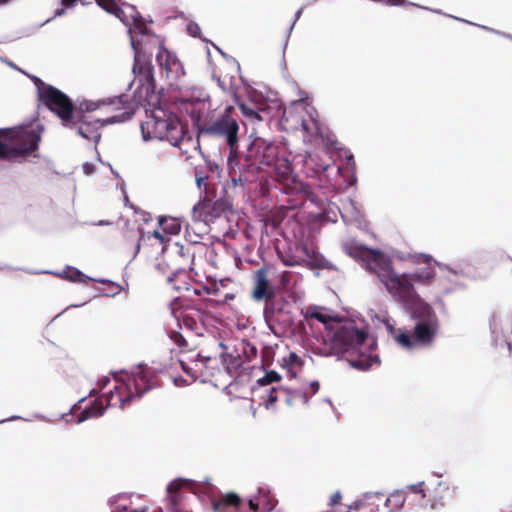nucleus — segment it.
I'll return each mask as SVG.
<instances>
[{
	"instance_id": "obj_47",
	"label": "nucleus",
	"mask_w": 512,
	"mask_h": 512,
	"mask_svg": "<svg viewBox=\"0 0 512 512\" xmlns=\"http://www.w3.org/2000/svg\"><path fill=\"white\" fill-rule=\"evenodd\" d=\"M10 0H0V4H6L8 3Z\"/></svg>"
},
{
	"instance_id": "obj_28",
	"label": "nucleus",
	"mask_w": 512,
	"mask_h": 512,
	"mask_svg": "<svg viewBox=\"0 0 512 512\" xmlns=\"http://www.w3.org/2000/svg\"><path fill=\"white\" fill-rule=\"evenodd\" d=\"M187 31L191 36L197 37L200 33V27L196 23H189L187 25Z\"/></svg>"
},
{
	"instance_id": "obj_49",
	"label": "nucleus",
	"mask_w": 512,
	"mask_h": 512,
	"mask_svg": "<svg viewBox=\"0 0 512 512\" xmlns=\"http://www.w3.org/2000/svg\"><path fill=\"white\" fill-rule=\"evenodd\" d=\"M348 159H349V160H353V156H352V155H349V156H348Z\"/></svg>"
},
{
	"instance_id": "obj_38",
	"label": "nucleus",
	"mask_w": 512,
	"mask_h": 512,
	"mask_svg": "<svg viewBox=\"0 0 512 512\" xmlns=\"http://www.w3.org/2000/svg\"><path fill=\"white\" fill-rule=\"evenodd\" d=\"M309 386L312 390V394H315L318 392L320 384L318 381H312Z\"/></svg>"
},
{
	"instance_id": "obj_14",
	"label": "nucleus",
	"mask_w": 512,
	"mask_h": 512,
	"mask_svg": "<svg viewBox=\"0 0 512 512\" xmlns=\"http://www.w3.org/2000/svg\"><path fill=\"white\" fill-rule=\"evenodd\" d=\"M167 499L171 512H188L184 509V501L193 492V483L189 479L178 478L167 486Z\"/></svg>"
},
{
	"instance_id": "obj_11",
	"label": "nucleus",
	"mask_w": 512,
	"mask_h": 512,
	"mask_svg": "<svg viewBox=\"0 0 512 512\" xmlns=\"http://www.w3.org/2000/svg\"><path fill=\"white\" fill-rule=\"evenodd\" d=\"M182 369L191 377V381L199 379L209 382L217 372L218 360L212 357H201L199 353H183L179 359Z\"/></svg>"
},
{
	"instance_id": "obj_33",
	"label": "nucleus",
	"mask_w": 512,
	"mask_h": 512,
	"mask_svg": "<svg viewBox=\"0 0 512 512\" xmlns=\"http://www.w3.org/2000/svg\"><path fill=\"white\" fill-rule=\"evenodd\" d=\"M173 382H174L175 386H177V387H182V386L189 384V382L186 379H184L183 377H175L173 379Z\"/></svg>"
},
{
	"instance_id": "obj_29",
	"label": "nucleus",
	"mask_w": 512,
	"mask_h": 512,
	"mask_svg": "<svg viewBox=\"0 0 512 512\" xmlns=\"http://www.w3.org/2000/svg\"><path fill=\"white\" fill-rule=\"evenodd\" d=\"M424 482H419L417 484H412L408 486V489L411 490L414 493H421L423 497L426 496L423 490Z\"/></svg>"
},
{
	"instance_id": "obj_10",
	"label": "nucleus",
	"mask_w": 512,
	"mask_h": 512,
	"mask_svg": "<svg viewBox=\"0 0 512 512\" xmlns=\"http://www.w3.org/2000/svg\"><path fill=\"white\" fill-rule=\"evenodd\" d=\"M280 379L281 376L279 375V373H277L276 371H269L257 381L259 387L264 389V406L267 410L274 409L275 402L280 398H284L285 402L289 406L294 405L298 402L304 405L308 403L309 397L306 391H290L287 389H283L281 387H268L269 384L279 382Z\"/></svg>"
},
{
	"instance_id": "obj_36",
	"label": "nucleus",
	"mask_w": 512,
	"mask_h": 512,
	"mask_svg": "<svg viewBox=\"0 0 512 512\" xmlns=\"http://www.w3.org/2000/svg\"><path fill=\"white\" fill-rule=\"evenodd\" d=\"M62 1V4L66 7H70L72 5H74L76 2H81V3H85L84 0H61Z\"/></svg>"
},
{
	"instance_id": "obj_2",
	"label": "nucleus",
	"mask_w": 512,
	"mask_h": 512,
	"mask_svg": "<svg viewBox=\"0 0 512 512\" xmlns=\"http://www.w3.org/2000/svg\"><path fill=\"white\" fill-rule=\"evenodd\" d=\"M305 320L311 328H316L319 332L321 329L317 324L324 328L321 336H314L311 340V349L315 354L324 357H355L351 364L361 370H368L379 364V357L372 354L374 340L369 339L363 330L356 328L354 323L338 320L320 307L308 308Z\"/></svg>"
},
{
	"instance_id": "obj_7",
	"label": "nucleus",
	"mask_w": 512,
	"mask_h": 512,
	"mask_svg": "<svg viewBox=\"0 0 512 512\" xmlns=\"http://www.w3.org/2000/svg\"><path fill=\"white\" fill-rule=\"evenodd\" d=\"M278 108L275 116L281 115L280 126L287 131L301 129L304 142H316L322 137L320 123L317 120V112L305 100L293 101L289 107L283 108L278 102H274Z\"/></svg>"
},
{
	"instance_id": "obj_9",
	"label": "nucleus",
	"mask_w": 512,
	"mask_h": 512,
	"mask_svg": "<svg viewBox=\"0 0 512 512\" xmlns=\"http://www.w3.org/2000/svg\"><path fill=\"white\" fill-rule=\"evenodd\" d=\"M43 129L39 123L0 129V158H13L37 150Z\"/></svg>"
},
{
	"instance_id": "obj_5",
	"label": "nucleus",
	"mask_w": 512,
	"mask_h": 512,
	"mask_svg": "<svg viewBox=\"0 0 512 512\" xmlns=\"http://www.w3.org/2000/svg\"><path fill=\"white\" fill-rule=\"evenodd\" d=\"M180 99L187 105L186 111L191 114L202 133L225 138L230 149L229 163L236 160L239 125L237 120L229 115L231 107L221 117L206 124L204 119L211 111L210 97L206 92L193 89L190 94H182Z\"/></svg>"
},
{
	"instance_id": "obj_24",
	"label": "nucleus",
	"mask_w": 512,
	"mask_h": 512,
	"mask_svg": "<svg viewBox=\"0 0 512 512\" xmlns=\"http://www.w3.org/2000/svg\"><path fill=\"white\" fill-rule=\"evenodd\" d=\"M304 164L306 167H313L315 173L326 171L330 167V164L328 163H315V159L312 154H307L305 156Z\"/></svg>"
},
{
	"instance_id": "obj_40",
	"label": "nucleus",
	"mask_w": 512,
	"mask_h": 512,
	"mask_svg": "<svg viewBox=\"0 0 512 512\" xmlns=\"http://www.w3.org/2000/svg\"><path fill=\"white\" fill-rule=\"evenodd\" d=\"M176 305V302L171 304V312L174 315V317L178 320L180 318V314L177 313L176 308L174 307Z\"/></svg>"
},
{
	"instance_id": "obj_46",
	"label": "nucleus",
	"mask_w": 512,
	"mask_h": 512,
	"mask_svg": "<svg viewBox=\"0 0 512 512\" xmlns=\"http://www.w3.org/2000/svg\"><path fill=\"white\" fill-rule=\"evenodd\" d=\"M272 507H273L272 505H269L268 507L261 509V512H267V511L271 510Z\"/></svg>"
},
{
	"instance_id": "obj_23",
	"label": "nucleus",
	"mask_w": 512,
	"mask_h": 512,
	"mask_svg": "<svg viewBox=\"0 0 512 512\" xmlns=\"http://www.w3.org/2000/svg\"><path fill=\"white\" fill-rule=\"evenodd\" d=\"M255 145L260 149L262 146L266 148L267 154L263 155V162L270 165L274 159L275 154V148L271 145L266 143L263 139H258L255 143Z\"/></svg>"
},
{
	"instance_id": "obj_16",
	"label": "nucleus",
	"mask_w": 512,
	"mask_h": 512,
	"mask_svg": "<svg viewBox=\"0 0 512 512\" xmlns=\"http://www.w3.org/2000/svg\"><path fill=\"white\" fill-rule=\"evenodd\" d=\"M490 330L495 345L500 341H506L507 335L512 333V313L493 314L490 321Z\"/></svg>"
},
{
	"instance_id": "obj_31",
	"label": "nucleus",
	"mask_w": 512,
	"mask_h": 512,
	"mask_svg": "<svg viewBox=\"0 0 512 512\" xmlns=\"http://www.w3.org/2000/svg\"><path fill=\"white\" fill-rule=\"evenodd\" d=\"M112 512H146V510L141 509V510L137 511V510L129 509L126 506L117 505Z\"/></svg>"
},
{
	"instance_id": "obj_43",
	"label": "nucleus",
	"mask_w": 512,
	"mask_h": 512,
	"mask_svg": "<svg viewBox=\"0 0 512 512\" xmlns=\"http://www.w3.org/2000/svg\"><path fill=\"white\" fill-rule=\"evenodd\" d=\"M20 418H21V417H19V416H12V417H10V418H8V419H6V420H1V421H0V424H1V423H4V422H6V421H14V420H18V419H20Z\"/></svg>"
},
{
	"instance_id": "obj_15",
	"label": "nucleus",
	"mask_w": 512,
	"mask_h": 512,
	"mask_svg": "<svg viewBox=\"0 0 512 512\" xmlns=\"http://www.w3.org/2000/svg\"><path fill=\"white\" fill-rule=\"evenodd\" d=\"M125 96H119L115 98H107L101 100H87L84 99L79 102L78 108L73 109V112H78L80 115H86L85 113L94 112L100 109L107 111L112 110H123L122 112L129 111L133 114L132 107L126 106Z\"/></svg>"
},
{
	"instance_id": "obj_30",
	"label": "nucleus",
	"mask_w": 512,
	"mask_h": 512,
	"mask_svg": "<svg viewBox=\"0 0 512 512\" xmlns=\"http://www.w3.org/2000/svg\"><path fill=\"white\" fill-rule=\"evenodd\" d=\"M260 502L261 500L258 497H254L249 500V508L251 512H258L260 510Z\"/></svg>"
},
{
	"instance_id": "obj_35",
	"label": "nucleus",
	"mask_w": 512,
	"mask_h": 512,
	"mask_svg": "<svg viewBox=\"0 0 512 512\" xmlns=\"http://www.w3.org/2000/svg\"><path fill=\"white\" fill-rule=\"evenodd\" d=\"M196 183L199 190L206 189V177H197Z\"/></svg>"
},
{
	"instance_id": "obj_4",
	"label": "nucleus",
	"mask_w": 512,
	"mask_h": 512,
	"mask_svg": "<svg viewBox=\"0 0 512 512\" xmlns=\"http://www.w3.org/2000/svg\"><path fill=\"white\" fill-rule=\"evenodd\" d=\"M38 91V96L49 110L54 112L65 127L76 130V133L86 140L97 143L100 138V129L109 124L124 122L131 118V112L125 111L105 119H92L88 115L73 112L71 100L60 90L46 85L37 77H32Z\"/></svg>"
},
{
	"instance_id": "obj_41",
	"label": "nucleus",
	"mask_w": 512,
	"mask_h": 512,
	"mask_svg": "<svg viewBox=\"0 0 512 512\" xmlns=\"http://www.w3.org/2000/svg\"><path fill=\"white\" fill-rule=\"evenodd\" d=\"M388 3L390 5L397 6V5H402L404 3V0H388Z\"/></svg>"
},
{
	"instance_id": "obj_44",
	"label": "nucleus",
	"mask_w": 512,
	"mask_h": 512,
	"mask_svg": "<svg viewBox=\"0 0 512 512\" xmlns=\"http://www.w3.org/2000/svg\"><path fill=\"white\" fill-rule=\"evenodd\" d=\"M65 12L64 8L57 9L55 11V17L63 15Z\"/></svg>"
},
{
	"instance_id": "obj_6",
	"label": "nucleus",
	"mask_w": 512,
	"mask_h": 512,
	"mask_svg": "<svg viewBox=\"0 0 512 512\" xmlns=\"http://www.w3.org/2000/svg\"><path fill=\"white\" fill-rule=\"evenodd\" d=\"M156 375L155 369L140 364L133 367L130 372L114 375L113 379L104 377L98 385L102 390L113 382V390L105 395L107 406L123 409L128 402L141 397L154 387Z\"/></svg>"
},
{
	"instance_id": "obj_39",
	"label": "nucleus",
	"mask_w": 512,
	"mask_h": 512,
	"mask_svg": "<svg viewBox=\"0 0 512 512\" xmlns=\"http://www.w3.org/2000/svg\"><path fill=\"white\" fill-rule=\"evenodd\" d=\"M152 236L154 238L158 239L160 242H164V240H165L164 236L158 230H154L152 232Z\"/></svg>"
},
{
	"instance_id": "obj_45",
	"label": "nucleus",
	"mask_w": 512,
	"mask_h": 512,
	"mask_svg": "<svg viewBox=\"0 0 512 512\" xmlns=\"http://www.w3.org/2000/svg\"><path fill=\"white\" fill-rule=\"evenodd\" d=\"M221 504L220 503H213V509L217 512L220 509Z\"/></svg>"
},
{
	"instance_id": "obj_21",
	"label": "nucleus",
	"mask_w": 512,
	"mask_h": 512,
	"mask_svg": "<svg viewBox=\"0 0 512 512\" xmlns=\"http://www.w3.org/2000/svg\"><path fill=\"white\" fill-rule=\"evenodd\" d=\"M104 411H105V406L103 404V400L97 399V400H95L93 406L85 409L84 411H82L80 413L76 422L82 423L89 418L101 416V415H103Z\"/></svg>"
},
{
	"instance_id": "obj_27",
	"label": "nucleus",
	"mask_w": 512,
	"mask_h": 512,
	"mask_svg": "<svg viewBox=\"0 0 512 512\" xmlns=\"http://www.w3.org/2000/svg\"><path fill=\"white\" fill-rule=\"evenodd\" d=\"M240 109L242 111V113L247 116V117H255L256 119L260 120V116L258 115L257 112H255L253 109L251 108H248L247 106H245L244 104H241L240 105Z\"/></svg>"
},
{
	"instance_id": "obj_8",
	"label": "nucleus",
	"mask_w": 512,
	"mask_h": 512,
	"mask_svg": "<svg viewBox=\"0 0 512 512\" xmlns=\"http://www.w3.org/2000/svg\"><path fill=\"white\" fill-rule=\"evenodd\" d=\"M144 141H167L174 147H180L185 140L187 131L179 118L162 108H156L141 124Z\"/></svg>"
},
{
	"instance_id": "obj_37",
	"label": "nucleus",
	"mask_w": 512,
	"mask_h": 512,
	"mask_svg": "<svg viewBox=\"0 0 512 512\" xmlns=\"http://www.w3.org/2000/svg\"><path fill=\"white\" fill-rule=\"evenodd\" d=\"M302 11H303V7L299 8L296 13H295V19H294V22L292 23V25L290 26L289 28V31H291L294 27V24L295 22L301 17L302 15Z\"/></svg>"
},
{
	"instance_id": "obj_20",
	"label": "nucleus",
	"mask_w": 512,
	"mask_h": 512,
	"mask_svg": "<svg viewBox=\"0 0 512 512\" xmlns=\"http://www.w3.org/2000/svg\"><path fill=\"white\" fill-rule=\"evenodd\" d=\"M45 273H52V274L57 275V276H59L61 278L69 280L71 282H81V283H84V282H86L88 280H93L92 278H90V277L86 276L85 274H83L77 268H74V267H71V266H67L61 272L45 271Z\"/></svg>"
},
{
	"instance_id": "obj_3",
	"label": "nucleus",
	"mask_w": 512,
	"mask_h": 512,
	"mask_svg": "<svg viewBox=\"0 0 512 512\" xmlns=\"http://www.w3.org/2000/svg\"><path fill=\"white\" fill-rule=\"evenodd\" d=\"M97 5L110 14L115 15L127 28L131 46L134 50L133 73L138 81L134 92L136 105H151L155 96V84L150 63L142 61L145 54L143 39L149 38L147 24L136 7L128 3L118 4L116 0H95Z\"/></svg>"
},
{
	"instance_id": "obj_32",
	"label": "nucleus",
	"mask_w": 512,
	"mask_h": 512,
	"mask_svg": "<svg viewBox=\"0 0 512 512\" xmlns=\"http://www.w3.org/2000/svg\"><path fill=\"white\" fill-rule=\"evenodd\" d=\"M341 498H342V495L339 491L333 493L330 497V504L331 505L338 504L340 502Z\"/></svg>"
},
{
	"instance_id": "obj_34",
	"label": "nucleus",
	"mask_w": 512,
	"mask_h": 512,
	"mask_svg": "<svg viewBox=\"0 0 512 512\" xmlns=\"http://www.w3.org/2000/svg\"><path fill=\"white\" fill-rule=\"evenodd\" d=\"M82 168L85 175L89 176L94 172V166L90 163H84Z\"/></svg>"
},
{
	"instance_id": "obj_13",
	"label": "nucleus",
	"mask_w": 512,
	"mask_h": 512,
	"mask_svg": "<svg viewBox=\"0 0 512 512\" xmlns=\"http://www.w3.org/2000/svg\"><path fill=\"white\" fill-rule=\"evenodd\" d=\"M156 61L165 73L169 85L175 88L180 87L185 77V69L178 57L173 52L160 46L156 54Z\"/></svg>"
},
{
	"instance_id": "obj_17",
	"label": "nucleus",
	"mask_w": 512,
	"mask_h": 512,
	"mask_svg": "<svg viewBox=\"0 0 512 512\" xmlns=\"http://www.w3.org/2000/svg\"><path fill=\"white\" fill-rule=\"evenodd\" d=\"M267 274L268 268L266 267H262L255 272V285L252 296L256 301H261L263 299L270 300L274 297V291L269 284Z\"/></svg>"
},
{
	"instance_id": "obj_18",
	"label": "nucleus",
	"mask_w": 512,
	"mask_h": 512,
	"mask_svg": "<svg viewBox=\"0 0 512 512\" xmlns=\"http://www.w3.org/2000/svg\"><path fill=\"white\" fill-rule=\"evenodd\" d=\"M192 218L194 221L208 223L213 220V205L207 198L201 199L192 208Z\"/></svg>"
},
{
	"instance_id": "obj_22",
	"label": "nucleus",
	"mask_w": 512,
	"mask_h": 512,
	"mask_svg": "<svg viewBox=\"0 0 512 512\" xmlns=\"http://www.w3.org/2000/svg\"><path fill=\"white\" fill-rule=\"evenodd\" d=\"M159 224L162 230L169 235H177L181 231V220L175 217H163Z\"/></svg>"
},
{
	"instance_id": "obj_42",
	"label": "nucleus",
	"mask_w": 512,
	"mask_h": 512,
	"mask_svg": "<svg viewBox=\"0 0 512 512\" xmlns=\"http://www.w3.org/2000/svg\"><path fill=\"white\" fill-rule=\"evenodd\" d=\"M362 506V503L360 501H355L351 506L350 508L352 509H358Z\"/></svg>"
},
{
	"instance_id": "obj_25",
	"label": "nucleus",
	"mask_w": 512,
	"mask_h": 512,
	"mask_svg": "<svg viewBox=\"0 0 512 512\" xmlns=\"http://www.w3.org/2000/svg\"><path fill=\"white\" fill-rule=\"evenodd\" d=\"M404 501V496L399 492H395L387 498L386 504L388 505L391 502H395L397 506L401 507L404 504Z\"/></svg>"
},
{
	"instance_id": "obj_1",
	"label": "nucleus",
	"mask_w": 512,
	"mask_h": 512,
	"mask_svg": "<svg viewBox=\"0 0 512 512\" xmlns=\"http://www.w3.org/2000/svg\"><path fill=\"white\" fill-rule=\"evenodd\" d=\"M346 253L356 260L365 263L367 270L377 275L392 298L399 302L410 318L414 321L412 330L396 328L388 316L382 318L385 328L394 343L401 349L415 351L427 349L434 345L440 334V319L430 303L416 291V286H429L435 279V266L442 272L460 275L463 268H453L439 263L428 254L414 256L415 263L426 264L414 272L398 273L392 266L391 260L382 252L372 250L356 242H346Z\"/></svg>"
},
{
	"instance_id": "obj_26",
	"label": "nucleus",
	"mask_w": 512,
	"mask_h": 512,
	"mask_svg": "<svg viewBox=\"0 0 512 512\" xmlns=\"http://www.w3.org/2000/svg\"><path fill=\"white\" fill-rule=\"evenodd\" d=\"M239 497L236 494H227L223 498V503L229 506H237L239 504Z\"/></svg>"
},
{
	"instance_id": "obj_19",
	"label": "nucleus",
	"mask_w": 512,
	"mask_h": 512,
	"mask_svg": "<svg viewBox=\"0 0 512 512\" xmlns=\"http://www.w3.org/2000/svg\"><path fill=\"white\" fill-rule=\"evenodd\" d=\"M278 363L291 379L296 378L302 370V360L294 352H290L288 355L283 356L278 360Z\"/></svg>"
},
{
	"instance_id": "obj_12",
	"label": "nucleus",
	"mask_w": 512,
	"mask_h": 512,
	"mask_svg": "<svg viewBox=\"0 0 512 512\" xmlns=\"http://www.w3.org/2000/svg\"><path fill=\"white\" fill-rule=\"evenodd\" d=\"M285 266L326 267V260L310 245L296 242L287 251L280 254Z\"/></svg>"
},
{
	"instance_id": "obj_48",
	"label": "nucleus",
	"mask_w": 512,
	"mask_h": 512,
	"mask_svg": "<svg viewBox=\"0 0 512 512\" xmlns=\"http://www.w3.org/2000/svg\"><path fill=\"white\" fill-rule=\"evenodd\" d=\"M502 35H503L504 37H506V38L512 39V36H510V35H506V34H502Z\"/></svg>"
}]
</instances>
